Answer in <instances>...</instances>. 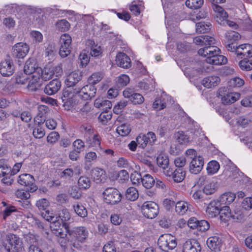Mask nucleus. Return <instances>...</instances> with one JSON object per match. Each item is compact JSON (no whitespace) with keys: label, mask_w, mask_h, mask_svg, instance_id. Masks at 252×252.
<instances>
[{"label":"nucleus","mask_w":252,"mask_h":252,"mask_svg":"<svg viewBox=\"0 0 252 252\" xmlns=\"http://www.w3.org/2000/svg\"><path fill=\"white\" fill-rule=\"evenodd\" d=\"M105 201L108 204H115L119 202L122 199V195L116 189L109 188L103 192Z\"/></svg>","instance_id":"obj_5"},{"label":"nucleus","mask_w":252,"mask_h":252,"mask_svg":"<svg viewBox=\"0 0 252 252\" xmlns=\"http://www.w3.org/2000/svg\"><path fill=\"white\" fill-rule=\"evenodd\" d=\"M141 183L144 188L150 189L154 186L155 181L152 176L146 174L143 177Z\"/></svg>","instance_id":"obj_40"},{"label":"nucleus","mask_w":252,"mask_h":252,"mask_svg":"<svg viewBox=\"0 0 252 252\" xmlns=\"http://www.w3.org/2000/svg\"><path fill=\"white\" fill-rule=\"evenodd\" d=\"M81 75L79 70H75L69 73L66 76L65 83L68 88L75 85L81 79Z\"/></svg>","instance_id":"obj_20"},{"label":"nucleus","mask_w":252,"mask_h":252,"mask_svg":"<svg viewBox=\"0 0 252 252\" xmlns=\"http://www.w3.org/2000/svg\"><path fill=\"white\" fill-rule=\"evenodd\" d=\"M243 47H245L244 52H239L241 55L240 58L252 57V46L248 44H244Z\"/></svg>","instance_id":"obj_51"},{"label":"nucleus","mask_w":252,"mask_h":252,"mask_svg":"<svg viewBox=\"0 0 252 252\" xmlns=\"http://www.w3.org/2000/svg\"><path fill=\"white\" fill-rule=\"evenodd\" d=\"M136 141L137 142L139 147L142 148H144L148 143L145 134H139L136 138Z\"/></svg>","instance_id":"obj_53"},{"label":"nucleus","mask_w":252,"mask_h":252,"mask_svg":"<svg viewBox=\"0 0 252 252\" xmlns=\"http://www.w3.org/2000/svg\"><path fill=\"white\" fill-rule=\"evenodd\" d=\"M36 205L40 210L45 211L48 207L49 203L47 199L42 198L37 201Z\"/></svg>","instance_id":"obj_62"},{"label":"nucleus","mask_w":252,"mask_h":252,"mask_svg":"<svg viewBox=\"0 0 252 252\" xmlns=\"http://www.w3.org/2000/svg\"><path fill=\"white\" fill-rule=\"evenodd\" d=\"M63 226L64 227L66 233L69 235H72L79 242L84 243L88 236V231L84 227L74 228L73 231L70 232L67 224L63 223Z\"/></svg>","instance_id":"obj_7"},{"label":"nucleus","mask_w":252,"mask_h":252,"mask_svg":"<svg viewBox=\"0 0 252 252\" xmlns=\"http://www.w3.org/2000/svg\"><path fill=\"white\" fill-rule=\"evenodd\" d=\"M104 75L101 72H95L90 76L87 80L90 85L94 86L99 83L103 78Z\"/></svg>","instance_id":"obj_36"},{"label":"nucleus","mask_w":252,"mask_h":252,"mask_svg":"<svg viewBox=\"0 0 252 252\" xmlns=\"http://www.w3.org/2000/svg\"><path fill=\"white\" fill-rule=\"evenodd\" d=\"M116 131L119 135L126 136L130 132L131 128L129 125L124 124L117 127Z\"/></svg>","instance_id":"obj_41"},{"label":"nucleus","mask_w":252,"mask_h":252,"mask_svg":"<svg viewBox=\"0 0 252 252\" xmlns=\"http://www.w3.org/2000/svg\"><path fill=\"white\" fill-rule=\"evenodd\" d=\"M225 47L227 50H234L235 42L241 38V35L237 32L231 31L225 33Z\"/></svg>","instance_id":"obj_11"},{"label":"nucleus","mask_w":252,"mask_h":252,"mask_svg":"<svg viewBox=\"0 0 252 252\" xmlns=\"http://www.w3.org/2000/svg\"><path fill=\"white\" fill-rule=\"evenodd\" d=\"M34 177L29 174H23L19 176L18 182L22 186L27 187L28 191L33 192L37 189V187L34 184Z\"/></svg>","instance_id":"obj_9"},{"label":"nucleus","mask_w":252,"mask_h":252,"mask_svg":"<svg viewBox=\"0 0 252 252\" xmlns=\"http://www.w3.org/2000/svg\"><path fill=\"white\" fill-rule=\"evenodd\" d=\"M158 206L152 201H146L141 206V211L143 215L148 219L156 218L158 214Z\"/></svg>","instance_id":"obj_4"},{"label":"nucleus","mask_w":252,"mask_h":252,"mask_svg":"<svg viewBox=\"0 0 252 252\" xmlns=\"http://www.w3.org/2000/svg\"><path fill=\"white\" fill-rule=\"evenodd\" d=\"M221 204L218 200L211 201L206 209V214L209 218H214L217 217L220 213Z\"/></svg>","instance_id":"obj_14"},{"label":"nucleus","mask_w":252,"mask_h":252,"mask_svg":"<svg viewBox=\"0 0 252 252\" xmlns=\"http://www.w3.org/2000/svg\"><path fill=\"white\" fill-rule=\"evenodd\" d=\"M111 112H105L101 113L99 117L98 120L103 125H106L112 118Z\"/></svg>","instance_id":"obj_52"},{"label":"nucleus","mask_w":252,"mask_h":252,"mask_svg":"<svg viewBox=\"0 0 252 252\" xmlns=\"http://www.w3.org/2000/svg\"><path fill=\"white\" fill-rule=\"evenodd\" d=\"M218 96L223 104H230L240 98V94L238 93H229L224 88L219 89Z\"/></svg>","instance_id":"obj_6"},{"label":"nucleus","mask_w":252,"mask_h":252,"mask_svg":"<svg viewBox=\"0 0 252 252\" xmlns=\"http://www.w3.org/2000/svg\"><path fill=\"white\" fill-rule=\"evenodd\" d=\"M204 165V160L201 156L192 159L189 164V171L193 174L199 173L202 169Z\"/></svg>","instance_id":"obj_19"},{"label":"nucleus","mask_w":252,"mask_h":252,"mask_svg":"<svg viewBox=\"0 0 252 252\" xmlns=\"http://www.w3.org/2000/svg\"><path fill=\"white\" fill-rule=\"evenodd\" d=\"M217 186L214 181H212L206 184L203 189V191L206 194H211L216 190Z\"/></svg>","instance_id":"obj_48"},{"label":"nucleus","mask_w":252,"mask_h":252,"mask_svg":"<svg viewBox=\"0 0 252 252\" xmlns=\"http://www.w3.org/2000/svg\"><path fill=\"white\" fill-rule=\"evenodd\" d=\"M185 172L183 169H178L174 171L173 174V179L177 183L181 182L185 178Z\"/></svg>","instance_id":"obj_45"},{"label":"nucleus","mask_w":252,"mask_h":252,"mask_svg":"<svg viewBox=\"0 0 252 252\" xmlns=\"http://www.w3.org/2000/svg\"><path fill=\"white\" fill-rule=\"evenodd\" d=\"M157 162L158 165L163 169L166 176H170L172 174V170L168 167L169 161L167 156L160 154L157 157Z\"/></svg>","instance_id":"obj_15"},{"label":"nucleus","mask_w":252,"mask_h":252,"mask_svg":"<svg viewBox=\"0 0 252 252\" xmlns=\"http://www.w3.org/2000/svg\"><path fill=\"white\" fill-rule=\"evenodd\" d=\"M193 42L196 45L205 46L198 50V53L199 55L206 58V62L207 63L218 65L227 63V58L220 55V49L213 45L215 44L214 37L208 35L199 36L193 39Z\"/></svg>","instance_id":"obj_1"},{"label":"nucleus","mask_w":252,"mask_h":252,"mask_svg":"<svg viewBox=\"0 0 252 252\" xmlns=\"http://www.w3.org/2000/svg\"><path fill=\"white\" fill-rule=\"evenodd\" d=\"M116 64L124 68H128L131 66L130 59L124 53H119L115 60Z\"/></svg>","instance_id":"obj_16"},{"label":"nucleus","mask_w":252,"mask_h":252,"mask_svg":"<svg viewBox=\"0 0 252 252\" xmlns=\"http://www.w3.org/2000/svg\"><path fill=\"white\" fill-rule=\"evenodd\" d=\"M32 133L35 138L39 139L43 137L45 134L44 129L39 126L34 128Z\"/></svg>","instance_id":"obj_63"},{"label":"nucleus","mask_w":252,"mask_h":252,"mask_svg":"<svg viewBox=\"0 0 252 252\" xmlns=\"http://www.w3.org/2000/svg\"><path fill=\"white\" fill-rule=\"evenodd\" d=\"M29 50V46L26 43L19 42L12 47L11 55L14 58L23 59L27 55Z\"/></svg>","instance_id":"obj_10"},{"label":"nucleus","mask_w":252,"mask_h":252,"mask_svg":"<svg viewBox=\"0 0 252 252\" xmlns=\"http://www.w3.org/2000/svg\"><path fill=\"white\" fill-rule=\"evenodd\" d=\"M41 86L40 74L32 75V79L30 80L28 85V88L31 91H35Z\"/></svg>","instance_id":"obj_31"},{"label":"nucleus","mask_w":252,"mask_h":252,"mask_svg":"<svg viewBox=\"0 0 252 252\" xmlns=\"http://www.w3.org/2000/svg\"><path fill=\"white\" fill-rule=\"evenodd\" d=\"M76 99H77V103L80 104L81 102L80 101V99L82 100H87L91 99L94 96H92V94H89L86 92L83 91V88L80 90L76 92Z\"/></svg>","instance_id":"obj_38"},{"label":"nucleus","mask_w":252,"mask_h":252,"mask_svg":"<svg viewBox=\"0 0 252 252\" xmlns=\"http://www.w3.org/2000/svg\"><path fill=\"white\" fill-rule=\"evenodd\" d=\"M14 71L13 61L9 58L2 61L0 63V72L3 76H11Z\"/></svg>","instance_id":"obj_12"},{"label":"nucleus","mask_w":252,"mask_h":252,"mask_svg":"<svg viewBox=\"0 0 252 252\" xmlns=\"http://www.w3.org/2000/svg\"><path fill=\"white\" fill-rule=\"evenodd\" d=\"M91 176L94 181L97 184L104 182L107 179L105 171L98 167L92 170Z\"/></svg>","instance_id":"obj_18"},{"label":"nucleus","mask_w":252,"mask_h":252,"mask_svg":"<svg viewBox=\"0 0 252 252\" xmlns=\"http://www.w3.org/2000/svg\"><path fill=\"white\" fill-rule=\"evenodd\" d=\"M57 218H56L53 221H51L50 224V228L52 232L56 234L57 236L60 237L61 239L59 241L62 243L61 240L63 238V236H66V234H63L62 232L61 223L60 221L58 220H57Z\"/></svg>","instance_id":"obj_25"},{"label":"nucleus","mask_w":252,"mask_h":252,"mask_svg":"<svg viewBox=\"0 0 252 252\" xmlns=\"http://www.w3.org/2000/svg\"><path fill=\"white\" fill-rule=\"evenodd\" d=\"M73 149L78 152L83 151L85 147L84 142L81 139H76L73 143Z\"/></svg>","instance_id":"obj_61"},{"label":"nucleus","mask_w":252,"mask_h":252,"mask_svg":"<svg viewBox=\"0 0 252 252\" xmlns=\"http://www.w3.org/2000/svg\"><path fill=\"white\" fill-rule=\"evenodd\" d=\"M191 205L185 201L177 202L175 206V211L180 215L185 214L188 211H190Z\"/></svg>","instance_id":"obj_26"},{"label":"nucleus","mask_w":252,"mask_h":252,"mask_svg":"<svg viewBox=\"0 0 252 252\" xmlns=\"http://www.w3.org/2000/svg\"><path fill=\"white\" fill-rule=\"evenodd\" d=\"M220 169V164L216 161H211L208 164L207 171L209 174H214L216 173Z\"/></svg>","instance_id":"obj_44"},{"label":"nucleus","mask_w":252,"mask_h":252,"mask_svg":"<svg viewBox=\"0 0 252 252\" xmlns=\"http://www.w3.org/2000/svg\"><path fill=\"white\" fill-rule=\"evenodd\" d=\"M220 81V77L216 75H211L205 77L201 84L207 88H212L218 85Z\"/></svg>","instance_id":"obj_23"},{"label":"nucleus","mask_w":252,"mask_h":252,"mask_svg":"<svg viewBox=\"0 0 252 252\" xmlns=\"http://www.w3.org/2000/svg\"><path fill=\"white\" fill-rule=\"evenodd\" d=\"M61 86V82L57 79H54L46 86L44 91L48 95H52L59 91Z\"/></svg>","instance_id":"obj_24"},{"label":"nucleus","mask_w":252,"mask_h":252,"mask_svg":"<svg viewBox=\"0 0 252 252\" xmlns=\"http://www.w3.org/2000/svg\"><path fill=\"white\" fill-rule=\"evenodd\" d=\"M203 0H187L186 4L190 9H197L201 6Z\"/></svg>","instance_id":"obj_49"},{"label":"nucleus","mask_w":252,"mask_h":252,"mask_svg":"<svg viewBox=\"0 0 252 252\" xmlns=\"http://www.w3.org/2000/svg\"><path fill=\"white\" fill-rule=\"evenodd\" d=\"M207 245L210 250L217 252L220 251L221 240L219 237L217 236L210 237L207 239Z\"/></svg>","instance_id":"obj_22"},{"label":"nucleus","mask_w":252,"mask_h":252,"mask_svg":"<svg viewBox=\"0 0 252 252\" xmlns=\"http://www.w3.org/2000/svg\"><path fill=\"white\" fill-rule=\"evenodd\" d=\"M219 214L220 220L223 222H226L231 219L233 220L238 219L237 216L232 214L229 207L227 206L222 207L220 210Z\"/></svg>","instance_id":"obj_21"},{"label":"nucleus","mask_w":252,"mask_h":252,"mask_svg":"<svg viewBox=\"0 0 252 252\" xmlns=\"http://www.w3.org/2000/svg\"><path fill=\"white\" fill-rule=\"evenodd\" d=\"M199 244L194 240H188L182 246L183 252H200Z\"/></svg>","instance_id":"obj_17"},{"label":"nucleus","mask_w":252,"mask_h":252,"mask_svg":"<svg viewBox=\"0 0 252 252\" xmlns=\"http://www.w3.org/2000/svg\"><path fill=\"white\" fill-rule=\"evenodd\" d=\"M158 245L163 251L168 252L172 250L177 246L176 238L169 234L162 235L158 238Z\"/></svg>","instance_id":"obj_2"},{"label":"nucleus","mask_w":252,"mask_h":252,"mask_svg":"<svg viewBox=\"0 0 252 252\" xmlns=\"http://www.w3.org/2000/svg\"><path fill=\"white\" fill-rule=\"evenodd\" d=\"M24 71L26 74H40L41 68L38 67L36 61L33 59H29L26 62L24 67Z\"/></svg>","instance_id":"obj_13"},{"label":"nucleus","mask_w":252,"mask_h":252,"mask_svg":"<svg viewBox=\"0 0 252 252\" xmlns=\"http://www.w3.org/2000/svg\"><path fill=\"white\" fill-rule=\"evenodd\" d=\"M165 102L161 98L156 99L153 103V106L156 110H160L165 107Z\"/></svg>","instance_id":"obj_58"},{"label":"nucleus","mask_w":252,"mask_h":252,"mask_svg":"<svg viewBox=\"0 0 252 252\" xmlns=\"http://www.w3.org/2000/svg\"><path fill=\"white\" fill-rule=\"evenodd\" d=\"M196 31L197 33H205L207 32L211 28V24L209 22H199L196 25Z\"/></svg>","instance_id":"obj_42"},{"label":"nucleus","mask_w":252,"mask_h":252,"mask_svg":"<svg viewBox=\"0 0 252 252\" xmlns=\"http://www.w3.org/2000/svg\"><path fill=\"white\" fill-rule=\"evenodd\" d=\"M56 29L62 32L68 31L70 28V24L66 20L58 21L56 24Z\"/></svg>","instance_id":"obj_43"},{"label":"nucleus","mask_w":252,"mask_h":252,"mask_svg":"<svg viewBox=\"0 0 252 252\" xmlns=\"http://www.w3.org/2000/svg\"><path fill=\"white\" fill-rule=\"evenodd\" d=\"M4 248L7 252H20L23 248L22 241L16 235L9 234L7 237Z\"/></svg>","instance_id":"obj_3"},{"label":"nucleus","mask_w":252,"mask_h":252,"mask_svg":"<svg viewBox=\"0 0 252 252\" xmlns=\"http://www.w3.org/2000/svg\"><path fill=\"white\" fill-rule=\"evenodd\" d=\"M29 238V252H43L38 246V242L36 238L33 235H30Z\"/></svg>","instance_id":"obj_33"},{"label":"nucleus","mask_w":252,"mask_h":252,"mask_svg":"<svg viewBox=\"0 0 252 252\" xmlns=\"http://www.w3.org/2000/svg\"><path fill=\"white\" fill-rule=\"evenodd\" d=\"M239 65L241 69L249 71L252 69V61L243 60L241 61Z\"/></svg>","instance_id":"obj_55"},{"label":"nucleus","mask_w":252,"mask_h":252,"mask_svg":"<svg viewBox=\"0 0 252 252\" xmlns=\"http://www.w3.org/2000/svg\"><path fill=\"white\" fill-rule=\"evenodd\" d=\"M235 198V193L232 192H226L220 196L218 200L220 201L221 205L230 204L234 201Z\"/></svg>","instance_id":"obj_32"},{"label":"nucleus","mask_w":252,"mask_h":252,"mask_svg":"<svg viewBox=\"0 0 252 252\" xmlns=\"http://www.w3.org/2000/svg\"><path fill=\"white\" fill-rule=\"evenodd\" d=\"M1 203L3 206L5 207L4 209L3 210L2 214L3 218L4 220H5L7 217L10 216L12 213L18 212L15 206L7 204L4 201H2Z\"/></svg>","instance_id":"obj_37"},{"label":"nucleus","mask_w":252,"mask_h":252,"mask_svg":"<svg viewBox=\"0 0 252 252\" xmlns=\"http://www.w3.org/2000/svg\"><path fill=\"white\" fill-rule=\"evenodd\" d=\"M78 185L80 189H86L90 188L91 181L88 177L81 176L78 180Z\"/></svg>","instance_id":"obj_46"},{"label":"nucleus","mask_w":252,"mask_h":252,"mask_svg":"<svg viewBox=\"0 0 252 252\" xmlns=\"http://www.w3.org/2000/svg\"><path fill=\"white\" fill-rule=\"evenodd\" d=\"M30 35L32 41L35 43H40L43 41V35L39 31H32L30 32Z\"/></svg>","instance_id":"obj_50"},{"label":"nucleus","mask_w":252,"mask_h":252,"mask_svg":"<svg viewBox=\"0 0 252 252\" xmlns=\"http://www.w3.org/2000/svg\"><path fill=\"white\" fill-rule=\"evenodd\" d=\"M75 212L80 217L85 218L87 216V211L82 205L79 204H75L73 206Z\"/></svg>","instance_id":"obj_47"},{"label":"nucleus","mask_w":252,"mask_h":252,"mask_svg":"<svg viewBox=\"0 0 252 252\" xmlns=\"http://www.w3.org/2000/svg\"><path fill=\"white\" fill-rule=\"evenodd\" d=\"M175 137L176 142L181 145H186L190 141L189 136L182 131L177 132L175 135Z\"/></svg>","instance_id":"obj_35"},{"label":"nucleus","mask_w":252,"mask_h":252,"mask_svg":"<svg viewBox=\"0 0 252 252\" xmlns=\"http://www.w3.org/2000/svg\"><path fill=\"white\" fill-rule=\"evenodd\" d=\"M49 110L48 107L47 106L41 105L38 107V114L34 118V122L40 125L42 124L45 121V114Z\"/></svg>","instance_id":"obj_27"},{"label":"nucleus","mask_w":252,"mask_h":252,"mask_svg":"<svg viewBox=\"0 0 252 252\" xmlns=\"http://www.w3.org/2000/svg\"><path fill=\"white\" fill-rule=\"evenodd\" d=\"M55 74L53 66L51 65H46L43 70L41 69L40 72V79L46 81L50 80Z\"/></svg>","instance_id":"obj_30"},{"label":"nucleus","mask_w":252,"mask_h":252,"mask_svg":"<svg viewBox=\"0 0 252 252\" xmlns=\"http://www.w3.org/2000/svg\"><path fill=\"white\" fill-rule=\"evenodd\" d=\"M212 8L216 12L217 21L218 22H221L226 20L228 17L227 13L224 11L223 9L218 4H212Z\"/></svg>","instance_id":"obj_29"},{"label":"nucleus","mask_w":252,"mask_h":252,"mask_svg":"<svg viewBox=\"0 0 252 252\" xmlns=\"http://www.w3.org/2000/svg\"><path fill=\"white\" fill-rule=\"evenodd\" d=\"M71 41V36L67 33L62 34L60 37L61 45L70 47Z\"/></svg>","instance_id":"obj_56"},{"label":"nucleus","mask_w":252,"mask_h":252,"mask_svg":"<svg viewBox=\"0 0 252 252\" xmlns=\"http://www.w3.org/2000/svg\"><path fill=\"white\" fill-rule=\"evenodd\" d=\"M127 101L123 100L120 101L113 108V112L117 114L120 113L122 110L126 106Z\"/></svg>","instance_id":"obj_60"},{"label":"nucleus","mask_w":252,"mask_h":252,"mask_svg":"<svg viewBox=\"0 0 252 252\" xmlns=\"http://www.w3.org/2000/svg\"><path fill=\"white\" fill-rule=\"evenodd\" d=\"M60 138V135L58 132L53 131L47 137V142L50 144H54L57 142Z\"/></svg>","instance_id":"obj_57"},{"label":"nucleus","mask_w":252,"mask_h":252,"mask_svg":"<svg viewBox=\"0 0 252 252\" xmlns=\"http://www.w3.org/2000/svg\"><path fill=\"white\" fill-rule=\"evenodd\" d=\"M129 82V78L127 75L122 74L117 78V83L119 86H126Z\"/></svg>","instance_id":"obj_54"},{"label":"nucleus","mask_w":252,"mask_h":252,"mask_svg":"<svg viewBox=\"0 0 252 252\" xmlns=\"http://www.w3.org/2000/svg\"><path fill=\"white\" fill-rule=\"evenodd\" d=\"M28 190L26 191L23 189H18L15 192V195L18 198L22 200H27L30 197V194Z\"/></svg>","instance_id":"obj_59"},{"label":"nucleus","mask_w":252,"mask_h":252,"mask_svg":"<svg viewBox=\"0 0 252 252\" xmlns=\"http://www.w3.org/2000/svg\"><path fill=\"white\" fill-rule=\"evenodd\" d=\"M75 95L76 92L72 91L70 88L63 90L62 99L66 109L69 110L75 104H78L77 103V99H76Z\"/></svg>","instance_id":"obj_8"},{"label":"nucleus","mask_w":252,"mask_h":252,"mask_svg":"<svg viewBox=\"0 0 252 252\" xmlns=\"http://www.w3.org/2000/svg\"><path fill=\"white\" fill-rule=\"evenodd\" d=\"M125 195L127 199L130 201H134L138 198L139 193L136 188L130 187L126 189Z\"/></svg>","instance_id":"obj_39"},{"label":"nucleus","mask_w":252,"mask_h":252,"mask_svg":"<svg viewBox=\"0 0 252 252\" xmlns=\"http://www.w3.org/2000/svg\"><path fill=\"white\" fill-rule=\"evenodd\" d=\"M94 105L96 108H102L103 110H107V109H110L112 107L111 102L103 98L96 99L94 102Z\"/></svg>","instance_id":"obj_34"},{"label":"nucleus","mask_w":252,"mask_h":252,"mask_svg":"<svg viewBox=\"0 0 252 252\" xmlns=\"http://www.w3.org/2000/svg\"><path fill=\"white\" fill-rule=\"evenodd\" d=\"M86 45L91 48V55L94 57H99L102 54V49L100 46L96 44L94 41L89 39L86 41Z\"/></svg>","instance_id":"obj_28"},{"label":"nucleus","mask_w":252,"mask_h":252,"mask_svg":"<svg viewBox=\"0 0 252 252\" xmlns=\"http://www.w3.org/2000/svg\"><path fill=\"white\" fill-rule=\"evenodd\" d=\"M241 205L243 208L246 210H250L252 209V197L245 198L242 202Z\"/></svg>","instance_id":"obj_64"}]
</instances>
